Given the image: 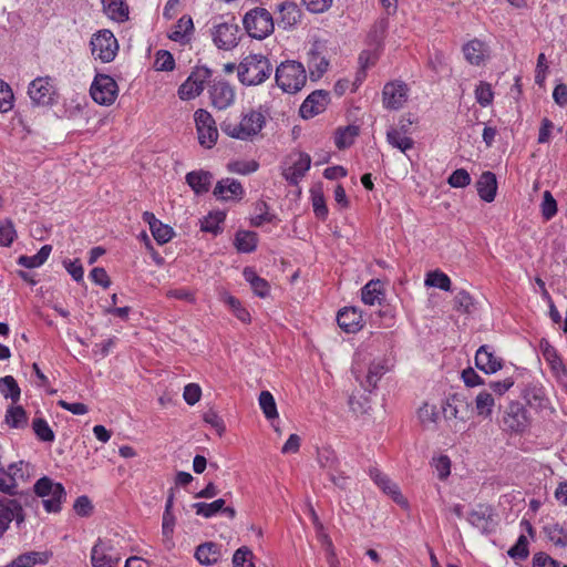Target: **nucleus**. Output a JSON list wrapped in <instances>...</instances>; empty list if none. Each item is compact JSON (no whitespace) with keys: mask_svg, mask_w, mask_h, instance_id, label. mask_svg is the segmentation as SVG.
<instances>
[{"mask_svg":"<svg viewBox=\"0 0 567 567\" xmlns=\"http://www.w3.org/2000/svg\"><path fill=\"white\" fill-rule=\"evenodd\" d=\"M17 237L13 223L10 219L0 220V246H10Z\"/></svg>","mask_w":567,"mask_h":567,"instance_id":"5fc2aeb1","label":"nucleus"},{"mask_svg":"<svg viewBox=\"0 0 567 567\" xmlns=\"http://www.w3.org/2000/svg\"><path fill=\"white\" fill-rule=\"evenodd\" d=\"M447 182L452 187L463 188L471 184V176L466 169L458 168L450 175Z\"/></svg>","mask_w":567,"mask_h":567,"instance_id":"680f3d73","label":"nucleus"},{"mask_svg":"<svg viewBox=\"0 0 567 567\" xmlns=\"http://www.w3.org/2000/svg\"><path fill=\"white\" fill-rule=\"evenodd\" d=\"M121 557L115 550L112 539L97 538L91 549V564L93 567H116Z\"/></svg>","mask_w":567,"mask_h":567,"instance_id":"9d476101","label":"nucleus"},{"mask_svg":"<svg viewBox=\"0 0 567 567\" xmlns=\"http://www.w3.org/2000/svg\"><path fill=\"white\" fill-rule=\"evenodd\" d=\"M383 297L382 284L380 280H370L361 289V299L365 305L374 306L380 303Z\"/></svg>","mask_w":567,"mask_h":567,"instance_id":"72a5a7b5","label":"nucleus"},{"mask_svg":"<svg viewBox=\"0 0 567 567\" xmlns=\"http://www.w3.org/2000/svg\"><path fill=\"white\" fill-rule=\"evenodd\" d=\"M175 68V60L169 51L159 50L156 53L155 69L157 71H172Z\"/></svg>","mask_w":567,"mask_h":567,"instance_id":"bf43d9fd","label":"nucleus"},{"mask_svg":"<svg viewBox=\"0 0 567 567\" xmlns=\"http://www.w3.org/2000/svg\"><path fill=\"white\" fill-rule=\"evenodd\" d=\"M274 215L269 213V207L265 202H257L255 204L254 215L250 218V224L255 227H260L265 223H271Z\"/></svg>","mask_w":567,"mask_h":567,"instance_id":"de8ad7c7","label":"nucleus"},{"mask_svg":"<svg viewBox=\"0 0 567 567\" xmlns=\"http://www.w3.org/2000/svg\"><path fill=\"white\" fill-rule=\"evenodd\" d=\"M277 10L279 13L278 25L284 29L293 28L301 20V11L295 2L282 1L277 6Z\"/></svg>","mask_w":567,"mask_h":567,"instance_id":"4be33fe9","label":"nucleus"},{"mask_svg":"<svg viewBox=\"0 0 567 567\" xmlns=\"http://www.w3.org/2000/svg\"><path fill=\"white\" fill-rule=\"evenodd\" d=\"M195 557L202 565H214L220 557V551L214 543H205L196 548Z\"/></svg>","mask_w":567,"mask_h":567,"instance_id":"2f4dec72","label":"nucleus"},{"mask_svg":"<svg viewBox=\"0 0 567 567\" xmlns=\"http://www.w3.org/2000/svg\"><path fill=\"white\" fill-rule=\"evenodd\" d=\"M272 65L262 54H249L237 66L238 80L246 86L259 85L270 78Z\"/></svg>","mask_w":567,"mask_h":567,"instance_id":"f03ea898","label":"nucleus"},{"mask_svg":"<svg viewBox=\"0 0 567 567\" xmlns=\"http://www.w3.org/2000/svg\"><path fill=\"white\" fill-rule=\"evenodd\" d=\"M329 61L318 52H311L309 60L310 75L321 78L328 70Z\"/></svg>","mask_w":567,"mask_h":567,"instance_id":"09e8293b","label":"nucleus"},{"mask_svg":"<svg viewBox=\"0 0 567 567\" xmlns=\"http://www.w3.org/2000/svg\"><path fill=\"white\" fill-rule=\"evenodd\" d=\"M409 87L402 81L388 82L382 90V104L386 110H400L406 103Z\"/></svg>","mask_w":567,"mask_h":567,"instance_id":"ddd939ff","label":"nucleus"},{"mask_svg":"<svg viewBox=\"0 0 567 567\" xmlns=\"http://www.w3.org/2000/svg\"><path fill=\"white\" fill-rule=\"evenodd\" d=\"M545 533L548 539L556 546H567V533L558 524L547 525Z\"/></svg>","mask_w":567,"mask_h":567,"instance_id":"864d4df0","label":"nucleus"},{"mask_svg":"<svg viewBox=\"0 0 567 567\" xmlns=\"http://www.w3.org/2000/svg\"><path fill=\"white\" fill-rule=\"evenodd\" d=\"M475 365L486 374H493L503 368V361L495 355L493 349L487 346H481L475 353Z\"/></svg>","mask_w":567,"mask_h":567,"instance_id":"aec40b11","label":"nucleus"},{"mask_svg":"<svg viewBox=\"0 0 567 567\" xmlns=\"http://www.w3.org/2000/svg\"><path fill=\"white\" fill-rule=\"evenodd\" d=\"M317 462L329 474L339 466V460L334 451L328 447L318 450Z\"/></svg>","mask_w":567,"mask_h":567,"instance_id":"a19ab883","label":"nucleus"},{"mask_svg":"<svg viewBox=\"0 0 567 567\" xmlns=\"http://www.w3.org/2000/svg\"><path fill=\"white\" fill-rule=\"evenodd\" d=\"M311 165V158L306 153L298 154V158L291 166L284 171V177L292 185H297L299 181L306 175Z\"/></svg>","mask_w":567,"mask_h":567,"instance_id":"5701e85b","label":"nucleus"},{"mask_svg":"<svg viewBox=\"0 0 567 567\" xmlns=\"http://www.w3.org/2000/svg\"><path fill=\"white\" fill-rule=\"evenodd\" d=\"M266 125V115L260 110H250L243 114L238 123L224 122L221 131L229 137L252 141Z\"/></svg>","mask_w":567,"mask_h":567,"instance_id":"f257e3e1","label":"nucleus"},{"mask_svg":"<svg viewBox=\"0 0 567 567\" xmlns=\"http://www.w3.org/2000/svg\"><path fill=\"white\" fill-rule=\"evenodd\" d=\"M425 286L435 287L444 291L451 290V279L450 277L442 272L441 270H434L426 275Z\"/></svg>","mask_w":567,"mask_h":567,"instance_id":"a18cd8bd","label":"nucleus"},{"mask_svg":"<svg viewBox=\"0 0 567 567\" xmlns=\"http://www.w3.org/2000/svg\"><path fill=\"white\" fill-rule=\"evenodd\" d=\"M385 137L389 145H391L393 148H398L404 154L414 147V141L411 136L401 134L394 128H388Z\"/></svg>","mask_w":567,"mask_h":567,"instance_id":"c9c22d12","label":"nucleus"},{"mask_svg":"<svg viewBox=\"0 0 567 567\" xmlns=\"http://www.w3.org/2000/svg\"><path fill=\"white\" fill-rule=\"evenodd\" d=\"M0 392L6 399H11L12 402H17L20 399V388L11 375H6L0 379Z\"/></svg>","mask_w":567,"mask_h":567,"instance_id":"79ce46f5","label":"nucleus"},{"mask_svg":"<svg viewBox=\"0 0 567 567\" xmlns=\"http://www.w3.org/2000/svg\"><path fill=\"white\" fill-rule=\"evenodd\" d=\"M193 30V19L189 16H183L174 25L173 30L168 34V38L175 42L184 44L190 40Z\"/></svg>","mask_w":567,"mask_h":567,"instance_id":"c85d7f7f","label":"nucleus"},{"mask_svg":"<svg viewBox=\"0 0 567 567\" xmlns=\"http://www.w3.org/2000/svg\"><path fill=\"white\" fill-rule=\"evenodd\" d=\"M442 413L445 421L451 423L450 426L457 432L470 419V403L458 393L451 394L442 404Z\"/></svg>","mask_w":567,"mask_h":567,"instance_id":"39448f33","label":"nucleus"},{"mask_svg":"<svg viewBox=\"0 0 567 567\" xmlns=\"http://www.w3.org/2000/svg\"><path fill=\"white\" fill-rule=\"evenodd\" d=\"M22 512L21 504L17 499L0 497V539L9 529L12 520H16L18 525L23 522Z\"/></svg>","mask_w":567,"mask_h":567,"instance_id":"f3484780","label":"nucleus"},{"mask_svg":"<svg viewBox=\"0 0 567 567\" xmlns=\"http://www.w3.org/2000/svg\"><path fill=\"white\" fill-rule=\"evenodd\" d=\"M243 24L248 35L258 40L266 39L275 30V21L271 13L267 9L259 7L246 12Z\"/></svg>","mask_w":567,"mask_h":567,"instance_id":"20e7f679","label":"nucleus"},{"mask_svg":"<svg viewBox=\"0 0 567 567\" xmlns=\"http://www.w3.org/2000/svg\"><path fill=\"white\" fill-rule=\"evenodd\" d=\"M337 322L343 331L353 333L362 328V315L355 307H346L338 312Z\"/></svg>","mask_w":567,"mask_h":567,"instance_id":"412c9836","label":"nucleus"},{"mask_svg":"<svg viewBox=\"0 0 567 567\" xmlns=\"http://www.w3.org/2000/svg\"><path fill=\"white\" fill-rule=\"evenodd\" d=\"M494 406L495 400L492 393L487 390L480 391L475 398V410L477 415L484 419L491 417Z\"/></svg>","mask_w":567,"mask_h":567,"instance_id":"4c0bfd02","label":"nucleus"},{"mask_svg":"<svg viewBox=\"0 0 567 567\" xmlns=\"http://www.w3.org/2000/svg\"><path fill=\"white\" fill-rule=\"evenodd\" d=\"M420 421L425 426L435 425L440 417V412L435 405L424 403L417 411Z\"/></svg>","mask_w":567,"mask_h":567,"instance_id":"3c124183","label":"nucleus"},{"mask_svg":"<svg viewBox=\"0 0 567 567\" xmlns=\"http://www.w3.org/2000/svg\"><path fill=\"white\" fill-rule=\"evenodd\" d=\"M243 193L244 189L241 184L230 178L219 181L214 189V195L221 200L238 198Z\"/></svg>","mask_w":567,"mask_h":567,"instance_id":"393cba45","label":"nucleus"},{"mask_svg":"<svg viewBox=\"0 0 567 567\" xmlns=\"http://www.w3.org/2000/svg\"><path fill=\"white\" fill-rule=\"evenodd\" d=\"M252 553L247 547L238 548L233 556V567H255Z\"/></svg>","mask_w":567,"mask_h":567,"instance_id":"052dcab7","label":"nucleus"},{"mask_svg":"<svg viewBox=\"0 0 567 567\" xmlns=\"http://www.w3.org/2000/svg\"><path fill=\"white\" fill-rule=\"evenodd\" d=\"M505 431L523 433L529 425L527 411L519 402H511L503 416Z\"/></svg>","mask_w":567,"mask_h":567,"instance_id":"dca6fc26","label":"nucleus"},{"mask_svg":"<svg viewBox=\"0 0 567 567\" xmlns=\"http://www.w3.org/2000/svg\"><path fill=\"white\" fill-rule=\"evenodd\" d=\"M154 239L159 244V245H164L166 243H168L172 237H173V228L169 227L168 225H165L163 224L162 221L158 223L157 226H155V228H153L151 230Z\"/></svg>","mask_w":567,"mask_h":567,"instance_id":"e2e57ef3","label":"nucleus"},{"mask_svg":"<svg viewBox=\"0 0 567 567\" xmlns=\"http://www.w3.org/2000/svg\"><path fill=\"white\" fill-rule=\"evenodd\" d=\"M359 134V127L354 125H348L344 128H340L336 135V145L339 150L349 147L353 144L355 136Z\"/></svg>","mask_w":567,"mask_h":567,"instance_id":"37998d69","label":"nucleus"},{"mask_svg":"<svg viewBox=\"0 0 567 567\" xmlns=\"http://www.w3.org/2000/svg\"><path fill=\"white\" fill-rule=\"evenodd\" d=\"M257 234L248 230L237 231L234 245L239 252L249 254L257 247Z\"/></svg>","mask_w":567,"mask_h":567,"instance_id":"e433bc0d","label":"nucleus"},{"mask_svg":"<svg viewBox=\"0 0 567 567\" xmlns=\"http://www.w3.org/2000/svg\"><path fill=\"white\" fill-rule=\"evenodd\" d=\"M369 476L374 482V484L382 489L383 493L389 495L393 502H395L402 508H409L408 499L402 495L400 487L396 483L392 482L391 478L382 473L377 467L369 468Z\"/></svg>","mask_w":567,"mask_h":567,"instance_id":"4468645a","label":"nucleus"},{"mask_svg":"<svg viewBox=\"0 0 567 567\" xmlns=\"http://www.w3.org/2000/svg\"><path fill=\"white\" fill-rule=\"evenodd\" d=\"M52 247L50 245H44L41 249L33 256L22 255L18 258V264L25 268H38L42 266L49 258L51 254Z\"/></svg>","mask_w":567,"mask_h":567,"instance_id":"58836bf2","label":"nucleus"},{"mask_svg":"<svg viewBox=\"0 0 567 567\" xmlns=\"http://www.w3.org/2000/svg\"><path fill=\"white\" fill-rule=\"evenodd\" d=\"M432 467L435 470L439 480L445 481L451 474V460L447 455L441 454L434 456L431 461Z\"/></svg>","mask_w":567,"mask_h":567,"instance_id":"8fccbe9b","label":"nucleus"},{"mask_svg":"<svg viewBox=\"0 0 567 567\" xmlns=\"http://www.w3.org/2000/svg\"><path fill=\"white\" fill-rule=\"evenodd\" d=\"M212 179V174L205 171H193L186 175L187 184L197 195L209 190Z\"/></svg>","mask_w":567,"mask_h":567,"instance_id":"cd10ccee","label":"nucleus"},{"mask_svg":"<svg viewBox=\"0 0 567 567\" xmlns=\"http://www.w3.org/2000/svg\"><path fill=\"white\" fill-rule=\"evenodd\" d=\"M29 465L23 461L12 463L8 466L10 477H12L13 491L18 486V481H23L29 475Z\"/></svg>","mask_w":567,"mask_h":567,"instance_id":"6e6d98bb","label":"nucleus"},{"mask_svg":"<svg viewBox=\"0 0 567 567\" xmlns=\"http://www.w3.org/2000/svg\"><path fill=\"white\" fill-rule=\"evenodd\" d=\"M32 430L37 437L42 442H53L55 440L54 432L49 423L42 417H35L32 421Z\"/></svg>","mask_w":567,"mask_h":567,"instance_id":"c03bdc74","label":"nucleus"},{"mask_svg":"<svg viewBox=\"0 0 567 567\" xmlns=\"http://www.w3.org/2000/svg\"><path fill=\"white\" fill-rule=\"evenodd\" d=\"M476 189L482 200L492 203L497 192L496 175L492 172H484L476 183Z\"/></svg>","mask_w":567,"mask_h":567,"instance_id":"b1692460","label":"nucleus"},{"mask_svg":"<svg viewBox=\"0 0 567 567\" xmlns=\"http://www.w3.org/2000/svg\"><path fill=\"white\" fill-rule=\"evenodd\" d=\"M454 301H455L456 310L465 312V313L471 312L472 307H473V299L467 291H465V290L458 291L455 295Z\"/></svg>","mask_w":567,"mask_h":567,"instance_id":"338daca9","label":"nucleus"},{"mask_svg":"<svg viewBox=\"0 0 567 567\" xmlns=\"http://www.w3.org/2000/svg\"><path fill=\"white\" fill-rule=\"evenodd\" d=\"M259 406L268 421L278 417L277 404L269 391H261L258 398Z\"/></svg>","mask_w":567,"mask_h":567,"instance_id":"ea45409f","label":"nucleus"},{"mask_svg":"<svg viewBox=\"0 0 567 567\" xmlns=\"http://www.w3.org/2000/svg\"><path fill=\"white\" fill-rule=\"evenodd\" d=\"M204 421L209 424L216 432L221 435L225 432V423L218 413L214 410H208L203 415Z\"/></svg>","mask_w":567,"mask_h":567,"instance_id":"774afa93","label":"nucleus"},{"mask_svg":"<svg viewBox=\"0 0 567 567\" xmlns=\"http://www.w3.org/2000/svg\"><path fill=\"white\" fill-rule=\"evenodd\" d=\"M275 80L278 87L285 93L296 94L306 85L307 72L302 63L287 60L277 66Z\"/></svg>","mask_w":567,"mask_h":567,"instance_id":"7ed1b4c3","label":"nucleus"},{"mask_svg":"<svg viewBox=\"0 0 567 567\" xmlns=\"http://www.w3.org/2000/svg\"><path fill=\"white\" fill-rule=\"evenodd\" d=\"M4 422L11 429H24L28 425V415L20 405H11L7 409Z\"/></svg>","mask_w":567,"mask_h":567,"instance_id":"f704fd0d","label":"nucleus"},{"mask_svg":"<svg viewBox=\"0 0 567 567\" xmlns=\"http://www.w3.org/2000/svg\"><path fill=\"white\" fill-rule=\"evenodd\" d=\"M34 493L43 498V506L48 513H58L65 498V489L61 483H55L44 476L34 484Z\"/></svg>","mask_w":567,"mask_h":567,"instance_id":"423d86ee","label":"nucleus"},{"mask_svg":"<svg viewBox=\"0 0 567 567\" xmlns=\"http://www.w3.org/2000/svg\"><path fill=\"white\" fill-rule=\"evenodd\" d=\"M106 14L114 21L123 22L128 19V7L124 0H102Z\"/></svg>","mask_w":567,"mask_h":567,"instance_id":"473e14b6","label":"nucleus"},{"mask_svg":"<svg viewBox=\"0 0 567 567\" xmlns=\"http://www.w3.org/2000/svg\"><path fill=\"white\" fill-rule=\"evenodd\" d=\"M493 96L494 94L491 84L486 82H480L475 89V97L477 103L485 107L492 103Z\"/></svg>","mask_w":567,"mask_h":567,"instance_id":"13d9d810","label":"nucleus"},{"mask_svg":"<svg viewBox=\"0 0 567 567\" xmlns=\"http://www.w3.org/2000/svg\"><path fill=\"white\" fill-rule=\"evenodd\" d=\"M225 505V499L218 498L212 503H195L193 504V508L197 515L209 518L216 515L218 512H221V508Z\"/></svg>","mask_w":567,"mask_h":567,"instance_id":"49530a36","label":"nucleus"},{"mask_svg":"<svg viewBox=\"0 0 567 567\" xmlns=\"http://www.w3.org/2000/svg\"><path fill=\"white\" fill-rule=\"evenodd\" d=\"M329 93L323 90L312 92L307 96L300 106V115L303 118H311L322 113L329 103Z\"/></svg>","mask_w":567,"mask_h":567,"instance_id":"6ab92c4d","label":"nucleus"},{"mask_svg":"<svg viewBox=\"0 0 567 567\" xmlns=\"http://www.w3.org/2000/svg\"><path fill=\"white\" fill-rule=\"evenodd\" d=\"M243 276L245 280L250 285L256 296L260 298L268 296L270 289L268 281L259 277L252 268L246 267L243 271Z\"/></svg>","mask_w":567,"mask_h":567,"instance_id":"7c9ffc66","label":"nucleus"},{"mask_svg":"<svg viewBox=\"0 0 567 567\" xmlns=\"http://www.w3.org/2000/svg\"><path fill=\"white\" fill-rule=\"evenodd\" d=\"M557 213V203L553 195L546 190L542 203V214L546 220L551 219Z\"/></svg>","mask_w":567,"mask_h":567,"instance_id":"0e129e2a","label":"nucleus"},{"mask_svg":"<svg viewBox=\"0 0 567 567\" xmlns=\"http://www.w3.org/2000/svg\"><path fill=\"white\" fill-rule=\"evenodd\" d=\"M240 29L234 21L220 22L215 24L210 30L214 44L224 51L236 48L240 41Z\"/></svg>","mask_w":567,"mask_h":567,"instance_id":"6e6552de","label":"nucleus"},{"mask_svg":"<svg viewBox=\"0 0 567 567\" xmlns=\"http://www.w3.org/2000/svg\"><path fill=\"white\" fill-rule=\"evenodd\" d=\"M51 554L48 551H28L19 555L10 564L4 567H33L35 565H44L49 561Z\"/></svg>","mask_w":567,"mask_h":567,"instance_id":"a878e982","label":"nucleus"},{"mask_svg":"<svg viewBox=\"0 0 567 567\" xmlns=\"http://www.w3.org/2000/svg\"><path fill=\"white\" fill-rule=\"evenodd\" d=\"M212 76L208 68H196L178 87V97L183 101L193 100L204 91L205 83Z\"/></svg>","mask_w":567,"mask_h":567,"instance_id":"f8f14e48","label":"nucleus"},{"mask_svg":"<svg viewBox=\"0 0 567 567\" xmlns=\"http://www.w3.org/2000/svg\"><path fill=\"white\" fill-rule=\"evenodd\" d=\"M487 48L484 42L474 39L467 42L463 47V53L465 59L474 65H480L484 62L486 56Z\"/></svg>","mask_w":567,"mask_h":567,"instance_id":"c756f323","label":"nucleus"},{"mask_svg":"<svg viewBox=\"0 0 567 567\" xmlns=\"http://www.w3.org/2000/svg\"><path fill=\"white\" fill-rule=\"evenodd\" d=\"M92 99L101 105H111L117 96V84L106 74H97L90 89Z\"/></svg>","mask_w":567,"mask_h":567,"instance_id":"9b49d317","label":"nucleus"},{"mask_svg":"<svg viewBox=\"0 0 567 567\" xmlns=\"http://www.w3.org/2000/svg\"><path fill=\"white\" fill-rule=\"evenodd\" d=\"M528 554L527 539L524 535H520L516 544L509 548L508 555L512 558L525 559L528 557Z\"/></svg>","mask_w":567,"mask_h":567,"instance_id":"69168bd1","label":"nucleus"},{"mask_svg":"<svg viewBox=\"0 0 567 567\" xmlns=\"http://www.w3.org/2000/svg\"><path fill=\"white\" fill-rule=\"evenodd\" d=\"M194 120L199 144L206 148H212L218 138V130L214 117L208 111L199 109L195 112Z\"/></svg>","mask_w":567,"mask_h":567,"instance_id":"1a4fd4ad","label":"nucleus"},{"mask_svg":"<svg viewBox=\"0 0 567 567\" xmlns=\"http://www.w3.org/2000/svg\"><path fill=\"white\" fill-rule=\"evenodd\" d=\"M212 105L217 110H226L235 102V89L225 80H214L208 89Z\"/></svg>","mask_w":567,"mask_h":567,"instance_id":"2eb2a0df","label":"nucleus"},{"mask_svg":"<svg viewBox=\"0 0 567 567\" xmlns=\"http://www.w3.org/2000/svg\"><path fill=\"white\" fill-rule=\"evenodd\" d=\"M225 220V213L216 212L209 214L202 220L200 229L206 233L218 234L220 231V224Z\"/></svg>","mask_w":567,"mask_h":567,"instance_id":"603ef678","label":"nucleus"},{"mask_svg":"<svg viewBox=\"0 0 567 567\" xmlns=\"http://www.w3.org/2000/svg\"><path fill=\"white\" fill-rule=\"evenodd\" d=\"M91 52L95 59L101 60L103 63L111 62L115 59L118 43L114 34L103 29L92 35L90 41Z\"/></svg>","mask_w":567,"mask_h":567,"instance_id":"0eeeda50","label":"nucleus"},{"mask_svg":"<svg viewBox=\"0 0 567 567\" xmlns=\"http://www.w3.org/2000/svg\"><path fill=\"white\" fill-rule=\"evenodd\" d=\"M31 101L37 105H49L53 101L54 86L49 76L34 79L28 87Z\"/></svg>","mask_w":567,"mask_h":567,"instance_id":"a211bd4d","label":"nucleus"},{"mask_svg":"<svg viewBox=\"0 0 567 567\" xmlns=\"http://www.w3.org/2000/svg\"><path fill=\"white\" fill-rule=\"evenodd\" d=\"M259 164L256 161H235L228 164L231 173L248 175L258 169Z\"/></svg>","mask_w":567,"mask_h":567,"instance_id":"4d7b16f0","label":"nucleus"},{"mask_svg":"<svg viewBox=\"0 0 567 567\" xmlns=\"http://www.w3.org/2000/svg\"><path fill=\"white\" fill-rule=\"evenodd\" d=\"M385 372V364L383 361L378 360L370 363L364 380H361L359 375H355V379L365 391H372Z\"/></svg>","mask_w":567,"mask_h":567,"instance_id":"bb28decb","label":"nucleus"}]
</instances>
